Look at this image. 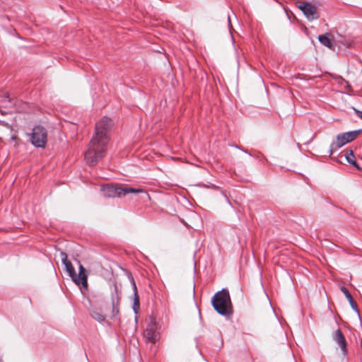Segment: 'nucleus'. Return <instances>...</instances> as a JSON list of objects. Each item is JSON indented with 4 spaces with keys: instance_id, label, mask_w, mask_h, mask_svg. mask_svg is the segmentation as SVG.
<instances>
[{
    "instance_id": "obj_21",
    "label": "nucleus",
    "mask_w": 362,
    "mask_h": 362,
    "mask_svg": "<svg viewBox=\"0 0 362 362\" xmlns=\"http://www.w3.org/2000/svg\"><path fill=\"white\" fill-rule=\"evenodd\" d=\"M358 320H359L360 324L361 325V324H362V318H361V317H359V318H358Z\"/></svg>"
},
{
    "instance_id": "obj_2",
    "label": "nucleus",
    "mask_w": 362,
    "mask_h": 362,
    "mask_svg": "<svg viewBox=\"0 0 362 362\" xmlns=\"http://www.w3.org/2000/svg\"><path fill=\"white\" fill-rule=\"evenodd\" d=\"M212 305L216 312L221 315L233 314V307L228 290L222 289L217 292L211 299Z\"/></svg>"
},
{
    "instance_id": "obj_15",
    "label": "nucleus",
    "mask_w": 362,
    "mask_h": 362,
    "mask_svg": "<svg viewBox=\"0 0 362 362\" xmlns=\"http://www.w3.org/2000/svg\"><path fill=\"white\" fill-rule=\"evenodd\" d=\"M349 303H350V305H351V308H352L354 310H356V315H357L358 316H359V315H360V314H359V311H358V309H357V305H356V303L354 300L353 298H352L351 300H349Z\"/></svg>"
},
{
    "instance_id": "obj_3",
    "label": "nucleus",
    "mask_w": 362,
    "mask_h": 362,
    "mask_svg": "<svg viewBox=\"0 0 362 362\" xmlns=\"http://www.w3.org/2000/svg\"><path fill=\"white\" fill-rule=\"evenodd\" d=\"M101 191L103 196L106 197H120L129 193H144L146 198H149L148 194L141 189H135L119 185H107L103 187Z\"/></svg>"
},
{
    "instance_id": "obj_12",
    "label": "nucleus",
    "mask_w": 362,
    "mask_h": 362,
    "mask_svg": "<svg viewBox=\"0 0 362 362\" xmlns=\"http://www.w3.org/2000/svg\"><path fill=\"white\" fill-rule=\"evenodd\" d=\"M134 304H133V310L135 315L139 313V298L136 293V284L134 283Z\"/></svg>"
},
{
    "instance_id": "obj_16",
    "label": "nucleus",
    "mask_w": 362,
    "mask_h": 362,
    "mask_svg": "<svg viewBox=\"0 0 362 362\" xmlns=\"http://www.w3.org/2000/svg\"><path fill=\"white\" fill-rule=\"evenodd\" d=\"M60 257L63 264H65L66 262H69V260L67 259V255L65 252H60Z\"/></svg>"
},
{
    "instance_id": "obj_11",
    "label": "nucleus",
    "mask_w": 362,
    "mask_h": 362,
    "mask_svg": "<svg viewBox=\"0 0 362 362\" xmlns=\"http://www.w3.org/2000/svg\"><path fill=\"white\" fill-rule=\"evenodd\" d=\"M345 157H346V161H347L349 164H351V165H353V166L356 167V168H358V165H357V163H356V160H355V156H354V152H353V151H352V150H349V151L346 153V154Z\"/></svg>"
},
{
    "instance_id": "obj_14",
    "label": "nucleus",
    "mask_w": 362,
    "mask_h": 362,
    "mask_svg": "<svg viewBox=\"0 0 362 362\" xmlns=\"http://www.w3.org/2000/svg\"><path fill=\"white\" fill-rule=\"evenodd\" d=\"M340 289L342 291V293L345 295L348 300L352 298L351 293L349 292L346 288H345L344 286H341Z\"/></svg>"
},
{
    "instance_id": "obj_6",
    "label": "nucleus",
    "mask_w": 362,
    "mask_h": 362,
    "mask_svg": "<svg viewBox=\"0 0 362 362\" xmlns=\"http://www.w3.org/2000/svg\"><path fill=\"white\" fill-rule=\"evenodd\" d=\"M47 139L46 129L41 126H36L33 128L31 134L32 144L38 148H44Z\"/></svg>"
},
{
    "instance_id": "obj_13",
    "label": "nucleus",
    "mask_w": 362,
    "mask_h": 362,
    "mask_svg": "<svg viewBox=\"0 0 362 362\" xmlns=\"http://www.w3.org/2000/svg\"><path fill=\"white\" fill-rule=\"evenodd\" d=\"M64 265L65 266V269L66 271V272L68 273L69 276L72 278V277H75L76 278V272H75V269L71 264V262L70 261L66 262L65 264H64Z\"/></svg>"
},
{
    "instance_id": "obj_8",
    "label": "nucleus",
    "mask_w": 362,
    "mask_h": 362,
    "mask_svg": "<svg viewBox=\"0 0 362 362\" xmlns=\"http://www.w3.org/2000/svg\"><path fill=\"white\" fill-rule=\"evenodd\" d=\"M318 40L322 45H323L324 46L328 47L329 49H330L332 50L335 49L334 48H335V45H337V43H341L344 45L348 46V44L344 42L341 40H337L335 38L334 35L329 33H326L324 35H319Z\"/></svg>"
},
{
    "instance_id": "obj_10",
    "label": "nucleus",
    "mask_w": 362,
    "mask_h": 362,
    "mask_svg": "<svg viewBox=\"0 0 362 362\" xmlns=\"http://www.w3.org/2000/svg\"><path fill=\"white\" fill-rule=\"evenodd\" d=\"M333 339L339 344L342 353L346 354L347 353V343L341 329H338L334 332L333 334Z\"/></svg>"
},
{
    "instance_id": "obj_4",
    "label": "nucleus",
    "mask_w": 362,
    "mask_h": 362,
    "mask_svg": "<svg viewBox=\"0 0 362 362\" xmlns=\"http://www.w3.org/2000/svg\"><path fill=\"white\" fill-rule=\"evenodd\" d=\"M361 132V130L358 129L338 134L336 137V141H333L330 145L329 155H332L334 151L341 148L345 144L354 141Z\"/></svg>"
},
{
    "instance_id": "obj_20",
    "label": "nucleus",
    "mask_w": 362,
    "mask_h": 362,
    "mask_svg": "<svg viewBox=\"0 0 362 362\" xmlns=\"http://www.w3.org/2000/svg\"><path fill=\"white\" fill-rule=\"evenodd\" d=\"M138 320H139V318H137V317L134 318V322H135L136 325L138 323Z\"/></svg>"
},
{
    "instance_id": "obj_22",
    "label": "nucleus",
    "mask_w": 362,
    "mask_h": 362,
    "mask_svg": "<svg viewBox=\"0 0 362 362\" xmlns=\"http://www.w3.org/2000/svg\"><path fill=\"white\" fill-rule=\"evenodd\" d=\"M200 322H202V317H200Z\"/></svg>"
},
{
    "instance_id": "obj_19",
    "label": "nucleus",
    "mask_w": 362,
    "mask_h": 362,
    "mask_svg": "<svg viewBox=\"0 0 362 362\" xmlns=\"http://www.w3.org/2000/svg\"><path fill=\"white\" fill-rule=\"evenodd\" d=\"M278 322L282 326V320L285 321V318H277Z\"/></svg>"
},
{
    "instance_id": "obj_23",
    "label": "nucleus",
    "mask_w": 362,
    "mask_h": 362,
    "mask_svg": "<svg viewBox=\"0 0 362 362\" xmlns=\"http://www.w3.org/2000/svg\"><path fill=\"white\" fill-rule=\"evenodd\" d=\"M0 362H4L1 359H0Z\"/></svg>"
},
{
    "instance_id": "obj_7",
    "label": "nucleus",
    "mask_w": 362,
    "mask_h": 362,
    "mask_svg": "<svg viewBox=\"0 0 362 362\" xmlns=\"http://www.w3.org/2000/svg\"><path fill=\"white\" fill-rule=\"evenodd\" d=\"M297 6L302 11L308 20L313 21L319 18L317 6L315 4L305 1H300L297 2Z\"/></svg>"
},
{
    "instance_id": "obj_9",
    "label": "nucleus",
    "mask_w": 362,
    "mask_h": 362,
    "mask_svg": "<svg viewBox=\"0 0 362 362\" xmlns=\"http://www.w3.org/2000/svg\"><path fill=\"white\" fill-rule=\"evenodd\" d=\"M78 269V274L77 275L76 274V278L72 277L71 279L76 284H81L84 288H86L88 286V276L86 271L82 264H79Z\"/></svg>"
},
{
    "instance_id": "obj_5",
    "label": "nucleus",
    "mask_w": 362,
    "mask_h": 362,
    "mask_svg": "<svg viewBox=\"0 0 362 362\" xmlns=\"http://www.w3.org/2000/svg\"><path fill=\"white\" fill-rule=\"evenodd\" d=\"M160 326L156 321V318H148L146 328L144 330V337L147 341L155 344L160 338L159 329Z\"/></svg>"
},
{
    "instance_id": "obj_18",
    "label": "nucleus",
    "mask_w": 362,
    "mask_h": 362,
    "mask_svg": "<svg viewBox=\"0 0 362 362\" xmlns=\"http://www.w3.org/2000/svg\"><path fill=\"white\" fill-rule=\"evenodd\" d=\"M97 320L100 324H103L106 322V318H97Z\"/></svg>"
},
{
    "instance_id": "obj_1",
    "label": "nucleus",
    "mask_w": 362,
    "mask_h": 362,
    "mask_svg": "<svg viewBox=\"0 0 362 362\" xmlns=\"http://www.w3.org/2000/svg\"><path fill=\"white\" fill-rule=\"evenodd\" d=\"M112 126V119L105 116L95 124V134L85 153V159L88 165H95L104 156Z\"/></svg>"
},
{
    "instance_id": "obj_17",
    "label": "nucleus",
    "mask_w": 362,
    "mask_h": 362,
    "mask_svg": "<svg viewBox=\"0 0 362 362\" xmlns=\"http://www.w3.org/2000/svg\"><path fill=\"white\" fill-rule=\"evenodd\" d=\"M355 112L358 115V117H360L362 119V111L358 110L356 109H354Z\"/></svg>"
}]
</instances>
